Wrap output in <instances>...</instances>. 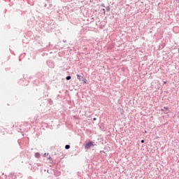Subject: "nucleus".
I'll use <instances>...</instances> for the list:
<instances>
[{"label": "nucleus", "mask_w": 179, "mask_h": 179, "mask_svg": "<svg viewBox=\"0 0 179 179\" xmlns=\"http://www.w3.org/2000/svg\"><path fill=\"white\" fill-rule=\"evenodd\" d=\"M96 117H94V118H93V120H94V121H96Z\"/></svg>", "instance_id": "obj_7"}, {"label": "nucleus", "mask_w": 179, "mask_h": 179, "mask_svg": "<svg viewBox=\"0 0 179 179\" xmlns=\"http://www.w3.org/2000/svg\"><path fill=\"white\" fill-rule=\"evenodd\" d=\"M70 148H71V145H66L65 149H70Z\"/></svg>", "instance_id": "obj_3"}, {"label": "nucleus", "mask_w": 179, "mask_h": 179, "mask_svg": "<svg viewBox=\"0 0 179 179\" xmlns=\"http://www.w3.org/2000/svg\"><path fill=\"white\" fill-rule=\"evenodd\" d=\"M77 79H78V80H82V79H83V76L77 75Z\"/></svg>", "instance_id": "obj_2"}, {"label": "nucleus", "mask_w": 179, "mask_h": 179, "mask_svg": "<svg viewBox=\"0 0 179 179\" xmlns=\"http://www.w3.org/2000/svg\"><path fill=\"white\" fill-rule=\"evenodd\" d=\"M84 83H86V81H85V80H84Z\"/></svg>", "instance_id": "obj_10"}, {"label": "nucleus", "mask_w": 179, "mask_h": 179, "mask_svg": "<svg viewBox=\"0 0 179 179\" xmlns=\"http://www.w3.org/2000/svg\"><path fill=\"white\" fill-rule=\"evenodd\" d=\"M93 146V143L90 142L85 145V149H90V148H92Z\"/></svg>", "instance_id": "obj_1"}, {"label": "nucleus", "mask_w": 179, "mask_h": 179, "mask_svg": "<svg viewBox=\"0 0 179 179\" xmlns=\"http://www.w3.org/2000/svg\"><path fill=\"white\" fill-rule=\"evenodd\" d=\"M161 111H164V109H161Z\"/></svg>", "instance_id": "obj_9"}, {"label": "nucleus", "mask_w": 179, "mask_h": 179, "mask_svg": "<svg viewBox=\"0 0 179 179\" xmlns=\"http://www.w3.org/2000/svg\"><path fill=\"white\" fill-rule=\"evenodd\" d=\"M164 108L165 110H169V107H167V106L164 107Z\"/></svg>", "instance_id": "obj_5"}, {"label": "nucleus", "mask_w": 179, "mask_h": 179, "mask_svg": "<svg viewBox=\"0 0 179 179\" xmlns=\"http://www.w3.org/2000/svg\"><path fill=\"white\" fill-rule=\"evenodd\" d=\"M178 134H179V131H178Z\"/></svg>", "instance_id": "obj_12"}, {"label": "nucleus", "mask_w": 179, "mask_h": 179, "mask_svg": "<svg viewBox=\"0 0 179 179\" xmlns=\"http://www.w3.org/2000/svg\"><path fill=\"white\" fill-rule=\"evenodd\" d=\"M141 143H145V140H141Z\"/></svg>", "instance_id": "obj_6"}, {"label": "nucleus", "mask_w": 179, "mask_h": 179, "mask_svg": "<svg viewBox=\"0 0 179 179\" xmlns=\"http://www.w3.org/2000/svg\"><path fill=\"white\" fill-rule=\"evenodd\" d=\"M145 134H147V131H145Z\"/></svg>", "instance_id": "obj_11"}, {"label": "nucleus", "mask_w": 179, "mask_h": 179, "mask_svg": "<svg viewBox=\"0 0 179 179\" xmlns=\"http://www.w3.org/2000/svg\"><path fill=\"white\" fill-rule=\"evenodd\" d=\"M166 83H167V82L164 81V84L166 85Z\"/></svg>", "instance_id": "obj_8"}, {"label": "nucleus", "mask_w": 179, "mask_h": 179, "mask_svg": "<svg viewBox=\"0 0 179 179\" xmlns=\"http://www.w3.org/2000/svg\"><path fill=\"white\" fill-rule=\"evenodd\" d=\"M66 80H71V76H67L66 78Z\"/></svg>", "instance_id": "obj_4"}]
</instances>
